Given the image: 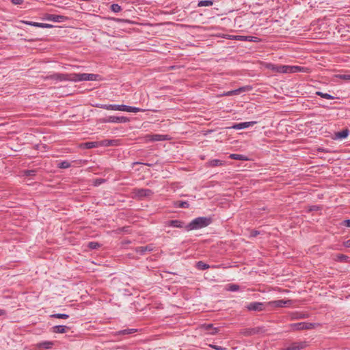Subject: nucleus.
I'll return each instance as SVG.
<instances>
[{
  "instance_id": "1",
  "label": "nucleus",
  "mask_w": 350,
  "mask_h": 350,
  "mask_svg": "<svg viewBox=\"0 0 350 350\" xmlns=\"http://www.w3.org/2000/svg\"><path fill=\"white\" fill-rule=\"evenodd\" d=\"M183 222L179 220H170L167 222V225L169 226H172L174 228H185L187 230H191L193 229H197V218L193 219L189 224L186 226L183 225Z\"/></svg>"
},
{
  "instance_id": "2",
  "label": "nucleus",
  "mask_w": 350,
  "mask_h": 350,
  "mask_svg": "<svg viewBox=\"0 0 350 350\" xmlns=\"http://www.w3.org/2000/svg\"><path fill=\"white\" fill-rule=\"evenodd\" d=\"M198 330L200 334L214 335L219 332V329L213 326L212 323H198Z\"/></svg>"
},
{
  "instance_id": "3",
  "label": "nucleus",
  "mask_w": 350,
  "mask_h": 350,
  "mask_svg": "<svg viewBox=\"0 0 350 350\" xmlns=\"http://www.w3.org/2000/svg\"><path fill=\"white\" fill-rule=\"evenodd\" d=\"M98 75L88 73H72L74 82L83 81H96L98 78Z\"/></svg>"
},
{
  "instance_id": "4",
  "label": "nucleus",
  "mask_w": 350,
  "mask_h": 350,
  "mask_svg": "<svg viewBox=\"0 0 350 350\" xmlns=\"http://www.w3.org/2000/svg\"><path fill=\"white\" fill-rule=\"evenodd\" d=\"M99 121L101 123H109V122H113V123H126L129 122V119L124 116L121 117H117L114 116H110L107 118H100Z\"/></svg>"
},
{
  "instance_id": "5",
  "label": "nucleus",
  "mask_w": 350,
  "mask_h": 350,
  "mask_svg": "<svg viewBox=\"0 0 350 350\" xmlns=\"http://www.w3.org/2000/svg\"><path fill=\"white\" fill-rule=\"evenodd\" d=\"M97 107L104 109L106 110H113V111H126L127 109V105H97Z\"/></svg>"
},
{
  "instance_id": "6",
  "label": "nucleus",
  "mask_w": 350,
  "mask_h": 350,
  "mask_svg": "<svg viewBox=\"0 0 350 350\" xmlns=\"http://www.w3.org/2000/svg\"><path fill=\"white\" fill-rule=\"evenodd\" d=\"M265 67L274 72L287 73V66L286 65H275L271 63H267L265 64Z\"/></svg>"
},
{
  "instance_id": "7",
  "label": "nucleus",
  "mask_w": 350,
  "mask_h": 350,
  "mask_svg": "<svg viewBox=\"0 0 350 350\" xmlns=\"http://www.w3.org/2000/svg\"><path fill=\"white\" fill-rule=\"evenodd\" d=\"M314 327V324L306 322H301L297 323H293L291 325V328L293 330H303L310 329Z\"/></svg>"
},
{
  "instance_id": "8",
  "label": "nucleus",
  "mask_w": 350,
  "mask_h": 350,
  "mask_svg": "<svg viewBox=\"0 0 350 350\" xmlns=\"http://www.w3.org/2000/svg\"><path fill=\"white\" fill-rule=\"evenodd\" d=\"M267 303L252 302L247 304L245 308L249 311H262L265 310Z\"/></svg>"
},
{
  "instance_id": "9",
  "label": "nucleus",
  "mask_w": 350,
  "mask_h": 350,
  "mask_svg": "<svg viewBox=\"0 0 350 350\" xmlns=\"http://www.w3.org/2000/svg\"><path fill=\"white\" fill-rule=\"evenodd\" d=\"M307 342L305 341L294 342L286 347L284 350H300L307 347Z\"/></svg>"
},
{
  "instance_id": "10",
  "label": "nucleus",
  "mask_w": 350,
  "mask_h": 350,
  "mask_svg": "<svg viewBox=\"0 0 350 350\" xmlns=\"http://www.w3.org/2000/svg\"><path fill=\"white\" fill-rule=\"evenodd\" d=\"M213 221L211 216L198 217V228H204L211 224Z\"/></svg>"
},
{
  "instance_id": "11",
  "label": "nucleus",
  "mask_w": 350,
  "mask_h": 350,
  "mask_svg": "<svg viewBox=\"0 0 350 350\" xmlns=\"http://www.w3.org/2000/svg\"><path fill=\"white\" fill-rule=\"evenodd\" d=\"M146 138L152 142L169 140L170 137L167 135L153 134L148 135Z\"/></svg>"
},
{
  "instance_id": "12",
  "label": "nucleus",
  "mask_w": 350,
  "mask_h": 350,
  "mask_svg": "<svg viewBox=\"0 0 350 350\" xmlns=\"http://www.w3.org/2000/svg\"><path fill=\"white\" fill-rule=\"evenodd\" d=\"M51 78L58 81H73L72 74H55L51 76Z\"/></svg>"
},
{
  "instance_id": "13",
  "label": "nucleus",
  "mask_w": 350,
  "mask_h": 350,
  "mask_svg": "<svg viewBox=\"0 0 350 350\" xmlns=\"http://www.w3.org/2000/svg\"><path fill=\"white\" fill-rule=\"evenodd\" d=\"M291 302V300H275L271 301L267 303V306L273 307V308H282L285 306L286 304H290Z\"/></svg>"
},
{
  "instance_id": "14",
  "label": "nucleus",
  "mask_w": 350,
  "mask_h": 350,
  "mask_svg": "<svg viewBox=\"0 0 350 350\" xmlns=\"http://www.w3.org/2000/svg\"><path fill=\"white\" fill-rule=\"evenodd\" d=\"M134 193L139 198H144L152 196L153 192L148 189H135Z\"/></svg>"
},
{
  "instance_id": "15",
  "label": "nucleus",
  "mask_w": 350,
  "mask_h": 350,
  "mask_svg": "<svg viewBox=\"0 0 350 350\" xmlns=\"http://www.w3.org/2000/svg\"><path fill=\"white\" fill-rule=\"evenodd\" d=\"M308 68L299 66H287V73H295L298 72H308Z\"/></svg>"
},
{
  "instance_id": "16",
  "label": "nucleus",
  "mask_w": 350,
  "mask_h": 350,
  "mask_svg": "<svg viewBox=\"0 0 350 350\" xmlns=\"http://www.w3.org/2000/svg\"><path fill=\"white\" fill-rule=\"evenodd\" d=\"M252 89V88L251 86L246 85V86L241 87L240 88L234 90L228 91V92L224 93L223 95H224V96L236 95V94H239L241 92L250 91Z\"/></svg>"
},
{
  "instance_id": "17",
  "label": "nucleus",
  "mask_w": 350,
  "mask_h": 350,
  "mask_svg": "<svg viewBox=\"0 0 350 350\" xmlns=\"http://www.w3.org/2000/svg\"><path fill=\"white\" fill-rule=\"evenodd\" d=\"M154 250L152 244H150L146 246H140L135 248V252L140 255L144 254L146 252H152Z\"/></svg>"
},
{
  "instance_id": "18",
  "label": "nucleus",
  "mask_w": 350,
  "mask_h": 350,
  "mask_svg": "<svg viewBox=\"0 0 350 350\" xmlns=\"http://www.w3.org/2000/svg\"><path fill=\"white\" fill-rule=\"evenodd\" d=\"M257 122L256 121H251V122H241L239 124H234L231 128L234 129H243L247 128L249 126H253L256 124Z\"/></svg>"
},
{
  "instance_id": "19",
  "label": "nucleus",
  "mask_w": 350,
  "mask_h": 350,
  "mask_svg": "<svg viewBox=\"0 0 350 350\" xmlns=\"http://www.w3.org/2000/svg\"><path fill=\"white\" fill-rule=\"evenodd\" d=\"M66 18V16L62 15H55V14H46V19L48 21H53V22H62Z\"/></svg>"
},
{
  "instance_id": "20",
  "label": "nucleus",
  "mask_w": 350,
  "mask_h": 350,
  "mask_svg": "<svg viewBox=\"0 0 350 350\" xmlns=\"http://www.w3.org/2000/svg\"><path fill=\"white\" fill-rule=\"evenodd\" d=\"M21 23L37 27H41V28H50L52 27V25L50 24L46 23H37V22H32V21H21Z\"/></svg>"
},
{
  "instance_id": "21",
  "label": "nucleus",
  "mask_w": 350,
  "mask_h": 350,
  "mask_svg": "<svg viewBox=\"0 0 350 350\" xmlns=\"http://www.w3.org/2000/svg\"><path fill=\"white\" fill-rule=\"evenodd\" d=\"M51 329L53 333L64 334L70 329V327L66 325H55L53 326Z\"/></svg>"
},
{
  "instance_id": "22",
  "label": "nucleus",
  "mask_w": 350,
  "mask_h": 350,
  "mask_svg": "<svg viewBox=\"0 0 350 350\" xmlns=\"http://www.w3.org/2000/svg\"><path fill=\"white\" fill-rule=\"evenodd\" d=\"M53 345V342L51 341H44L40 342L37 345V347L39 349H51Z\"/></svg>"
},
{
  "instance_id": "23",
  "label": "nucleus",
  "mask_w": 350,
  "mask_h": 350,
  "mask_svg": "<svg viewBox=\"0 0 350 350\" xmlns=\"http://www.w3.org/2000/svg\"><path fill=\"white\" fill-rule=\"evenodd\" d=\"M349 130L347 129H345L342 130V131L338 132L335 133V138L336 139H345L349 135Z\"/></svg>"
},
{
  "instance_id": "24",
  "label": "nucleus",
  "mask_w": 350,
  "mask_h": 350,
  "mask_svg": "<svg viewBox=\"0 0 350 350\" xmlns=\"http://www.w3.org/2000/svg\"><path fill=\"white\" fill-rule=\"evenodd\" d=\"M99 144V142H88L84 143L82 146L83 148L87 149H90L92 148L97 147Z\"/></svg>"
},
{
  "instance_id": "25",
  "label": "nucleus",
  "mask_w": 350,
  "mask_h": 350,
  "mask_svg": "<svg viewBox=\"0 0 350 350\" xmlns=\"http://www.w3.org/2000/svg\"><path fill=\"white\" fill-rule=\"evenodd\" d=\"M230 158L235 160L247 161V157L243 154H231Z\"/></svg>"
},
{
  "instance_id": "26",
  "label": "nucleus",
  "mask_w": 350,
  "mask_h": 350,
  "mask_svg": "<svg viewBox=\"0 0 350 350\" xmlns=\"http://www.w3.org/2000/svg\"><path fill=\"white\" fill-rule=\"evenodd\" d=\"M99 144L100 146H113L116 145V140H111V139H105L99 142Z\"/></svg>"
},
{
  "instance_id": "27",
  "label": "nucleus",
  "mask_w": 350,
  "mask_h": 350,
  "mask_svg": "<svg viewBox=\"0 0 350 350\" xmlns=\"http://www.w3.org/2000/svg\"><path fill=\"white\" fill-rule=\"evenodd\" d=\"M174 206L177 208H188L189 203L186 201H176L174 202Z\"/></svg>"
},
{
  "instance_id": "28",
  "label": "nucleus",
  "mask_w": 350,
  "mask_h": 350,
  "mask_svg": "<svg viewBox=\"0 0 350 350\" xmlns=\"http://www.w3.org/2000/svg\"><path fill=\"white\" fill-rule=\"evenodd\" d=\"M213 4V1L211 0H204L198 1V7L211 6Z\"/></svg>"
},
{
  "instance_id": "29",
  "label": "nucleus",
  "mask_w": 350,
  "mask_h": 350,
  "mask_svg": "<svg viewBox=\"0 0 350 350\" xmlns=\"http://www.w3.org/2000/svg\"><path fill=\"white\" fill-rule=\"evenodd\" d=\"M51 318H56V319H67L69 317L68 314H53L50 316Z\"/></svg>"
},
{
  "instance_id": "30",
  "label": "nucleus",
  "mask_w": 350,
  "mask_h": 350,
  "mask_svg": "<svg viewBox=\"0 0 350 350\" xmlns=\"http://www.w3.org/2000/svg\"><path fill=\"white\" fill-rule=\"evenodd\" d=\"M136 331H137V329H125L119 331L118 333V334L126 335V334H131L133 333H135Z\"/></svg>"
},
{
  "instance_id": "31",
  "label": "nucleus",
  "mask_w": 350,
  "mask_h": 350,
  "mask_svg": "<svg viewBox=\"0 0 350 350\" xmlns=\"http://www.w3.org/2000/svg\"><path fill=\"white\" fill-rule=\"evenodd\" d=\"M316 94L325 99H334V97L329 94L323 93L321 92H317Z\"/></svg>"
},
{
  "instance_id": "32",
  "label": "nucleus",
  "mask_w": 350,
  "mask_h": 350,
  "mask_svg": "<svg viewBox=\"0 0 350 350\" xmlns=\"http://www.w3.org/2000/svg\"><path fill=\"white\" fill-rule=\"evenodd\" d=\"M126 111L136 113V112H139V111H144V110L140 108H138V107H135L127 106Z\"/></svg>"
},
{
  "instance_id": "33",
  "label": "nucleus",
  "mask_w": 350,
  "mask_h": 350,
  "mask_svg": "<svg viewBox=\"0 0 350 350\" xmlns=\"http://www.w3.org/2000/svg\"><path fill=\"white\" fill-rule=\"evenodd\" d=\"M111 10L113 12L118 13V12H120L122 9H121V7L118 4L113 3L111 5Z\"/></svg>"
},
{
  "instance_id": "34",
  "label": "nucleus",
  "mask_w": 350,
  "mask_h": 350,
  "mask_svg": "<svg viewBox=\"0 0 350 350\" xmlns=\"http://www.w3.org/2000/svg\"><path fill=\"white\" fill-rule=\"evenodd\" d=\"M58 167L62 169H66L70 167V164L68 161H64L58 164Z\"/></svg>"
},
{
  "instance_id": "35",
  "label": "nucleus",
  "mask_w": 350,
  "mask_h": 350,
  "mask_svg": "<svg viewBox=\"0 0 350 350\" xmlns=\"http://www.w3.org/2000/svg\"><path fill=\"white\" fill-rule=\"evenodd\" d=\"M99 247H100V244L97 242L92 241L88 243V247L92 250L97 249Z\"/></svg>"
},
{
  "instance_id": "36",
  "label": "nucleus",
  "mask_w": 350,
  "mask_h": 350,
  "mask_svg": "<svg viewBox=\"0 0 350 350\" xmlns=\"http://www.w3.org/2000/svg\"><path fill=\"white\" fill-rule=\"evenodd\" d=\"M222 164V161L218 159H213L209 162L210 166H217Z\"/></svg>"
},
{
  "instance_id": "37",
  "label": "nucleus",
  "mask_w": 350,
  "mask_h": 350,
  "mask_svg": "<svg viewBox=\"0 0 350 350\" xmlns=\"http://www.w3.org/2000/svg\"><path fill=\"white\" fill-rule=\"evenodd\" d=\"M208 267H209L208 265H207L202 261H198V269H200L204 270Z\"/></svg>"
},
{
  "instance_id": "38",
  "label": "nucleus",
  "mask_w": 350,
  "mask_h": 350,
  "mask_svg": "<svg viewBox=\"0 0 350 350\" xmlns=\"http://www.w3.org/2000/svg\"><path fill=\"white\" fill-rule=\"evenodd\" d=\"M337 77L344 80H350V75H338Z\"/></svg>"
},
{
  "instance_id": "39",
  "label": "nucleus",
  "mask_w": 350,
  "mask_h": 350,
  "mask_svg": "<svg viewBox=\"0 0 350 350\" xmlns=\"http://www.w3.org/2000/svg\"><path fill=\"white\" fill-rule=\"evenodd\" d=\"M244 335L250 336L255 333L254 329H245L242 332Z\"/></svg>"
},
{
  "instance_id": "40",
  "label": "nucleus",
  "mask_w": 350,
  "mask_h": 350,
  "mask_svg": "<svg viewBox=\"0 0 350 350\" xmlns=\"http://www.w3.org/2000/svg\"><path fill=\"white\" fill-rule=\"evenodd\" d=\"M35 174H36V171L35 170H25L24 172V174L25 176H34Z\"/></svg>"
},
{
  "instance_id": "41",
  "label": "nucleus",
  "mask_w": 350,
  "mask_h": 350,
  "mask_svg": "<svg viewBox=\"0 0 350 350\" xmlns=\"http://www.w3.org/2000/svg\"><path fill=\"white\" fill-rule=\"evenodd\" d=\"M241 38V40H250V41H255V39H256V37H244V36H239Z\"/></svg>"
},
{
  "instance_id": "42",
  "label": "nucleus",
  "mask_w": 350,
  "mask_h": 350,
  "mask_svg": "<svg viewBox=\"0 0 350 350\" xmlns=\"http://www.w3.org/2000/svg\"><path fill=\"white\" fill-rule=\"evenodd\" d=\"M347 258H348V257L343 254H340L338 256V259L340 261H345Z\"/></svg>"
},
{
  "instance_id": "43",
  "label": "nucleus",
  "mask_w": 350,
  "mask_h": 350,
  "mask_svg": "<svg viewBox=\"0 0 350 350\" xmlns=\"http://www.w3.org/2000/svg\"><path fill=\"white\" fill-rule=\"evenodd\" d=\"M239 286L236 284H232L230 286V290L232 291H236L239 290Z\"/></svg>"
},
{
  "instance_id": "44",
  "label": "nucleus",
  "mask_w": 350,
  "mask_h": 350,
  "mask_svg": "<svg viewBox=\"0 0 350 350\" xmlns=\"http://www.w3.org/2000/svg\"><path fill=\"white\" fill-rule=\"evenodd\" d=\"M11 2L14 5H21L23 3V0H11Z\"/></svg>"
},
{
  "instance_id": "45",
  "label": "nucleus",
  "mask_w": 350,
  "mask_h": 350,
  "mask_svg": "<svg viewBox=\"0 0 350 350\" xmlns=\"http://www.w3.org/2000/svg\"><path fill=\"white\" fill-rule=\"evenodd\" d=\"M210 347L216 349V350H224L225 349L223 348L221 346H217V345H210Z\"/></svg>"
},
{
  "instance_id": "46",
  "label": "nucleus",
  "mask_w": 350,
  "mask_h": 350,
  "mask_svg": "<svg viewBox=\"0 0 350 350\" xmlns=\"http://www.w3.org/2000/svg\"><path fill=\"white\" fill-rule=\"evenodd\" d=\"M258 234H259V232L257 230H252L251 232L250 236L252 237H256Z\"/></svg>"
},
{
  "instance_id": "47",
  "label": "nucleus",
  "mask_w": 350,
  "mask_h": 350,
  "mask_svg": "<svg viewBox=\"0 0 350 350\" xmlns=\"http://www.w3.org/2000/svg\"><path fill=\"white\" fill-rule=\"evenodd\" d=\"M343 224L345 226L350 228V219H347L343 221Z\"/></svg>"
},
{
  "instance_id": "48",
  "label": "nucleus",
  "mask_w": 350,
  "mask_h": 350,
  "mask_svg": "<svg viewBox=\"0 0 350 350\" xmlns=\"http://www.w3.org/2000/svg\"><path fill=\"white\" fill-rule=\"evenodd\" d=\"M345 246L347 247H350V240H348L346 242H345Z\"/></svg>"
},
{
  "instance_id": "49",
  "label": "nucleus",
  "mask_w": 350,
  "mask_h": 350,
  "mask_svg": "<svg viewBox=\"0 0 350 350\" xmlns=\"http://www.w3.org/2000/svg\"><path fill=\"white\" fill-rule=\"evenodd\" d=\"M5 314V311L3 310L0 309V316L3 315Z\"/></svg>"
},
{
  "instance_id": "50",
  "label": "nucleus",
  "mask_w": 350,
  "mask_h": 350,
  "mask_svg": "<svg viewBox=\"0 0 350 350\" xmlns=\"http://www.w3.org/2000/svg\"><path fill=\"white\" fill-rule=\"evenodd\" d=\"M103 181V180L100 179V180H98V183H101Z\"/></svg>"
},
{
  "instance_id": "51",
  "label": "nucleus",
  "mask_w": 350,
  "mask_h": 350,
  "mask_svg": "<svg viewBox=\"0 0 350 350\" xmlns=\"http://www.w3.org/2000/svg\"><path fill=\"white\" fill-rule=\"evenodd\" d=\"M103 181V180L100 179V180H98V183H101Z\"/></svg>"
},
{
  "instance_id": "52",
  "label": "nucleus",
  "mask_w": 350,
  "mask_h": 350,
  "mask_svg": "<svg viewBox=\"0 0 350 350\" xmlns=\"http://www.w3.org/2000/svg\"><path fill=\"white\" fill-rule=\"evenodd\" d=\"M317 208H311L310 211H312V210H316Z\"/></svg>"
}]
</instances>
